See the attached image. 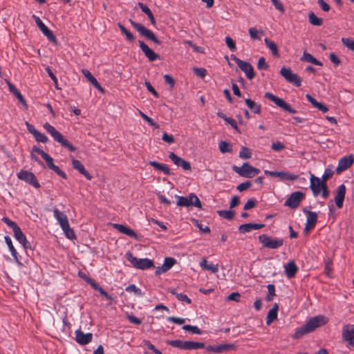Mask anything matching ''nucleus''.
Here are the masks:
<instances>
[{"mask_svg": "<svg viewBox=\"0 0 354 354\" xmlns=\"http://www.w3.org/2000/svg\"><path fill=\"white\" fill-rule=\"evenodd\" d=\"M328 319L323 315H317L310 318L305 324L297 328L292 335L294 339H299L304 335L311 333L317 328L325 325Z\"/></svg>", "mask_w": 354, "mask_h": 354, "instance_id": "f257e3e1", "label": "nucleus"}, {"mask_svg": "<svg viewBox=\"0 0 354 354\" xmlns=\"http://www.w3.org/2000/svg\"><path fill=\"white\" fill-rule=\"evenodd\" d=\"M44 128L53 138L55 141L59 142L63 147L66 148L70 151H76V147L50 124L46 122L44 124Z\"/></svg>", "mask_w": 354, "mask_h": 354, "instance_id": "f03ea898", "label": "nucleus"}, {"mask_svg": "<svg viewBox=\"0 0 354 354\" xmlns=\"http://www.w3.org/2000/svg\"><path fill=\"white\" fill-rule=\"evenodd\" d=\"M333 165H328V167L325 169L321 180L318 177H316L313 174L311 175L310 178V188L315 196H317L319 195L317 186L319 184L327 185V180L333 176Z\"/></svg>", "mask_w": 354, "mask_h": 354, "instance_id": "7ed1b4c3", "label": "nucleus"}, {"mask_svg": "<svg viewBox=\"0 0 354 354\" xmlns=\"http://www.w3.org/2000/svg\"><path fill=\"white\" fill-rule=\"evenodd\" d=\"M54 216L59 223L62 230L64 231L66 236L71 239L73 240L76 239V235L73 229L70 227L68 218L66 214L61 212L58 209L55 208L53 210Z\"/></svg>", "mask_w": 354, "mask_h": 354, "instance_id": "20e7f679", "label": "nucleus"}, {"mask_svg": "<svg viewBox=\"0 0 354 354\" xmlns=\"http://www.w3.org/2000/svg\"><path fill=\"white\" fill-rule=\"evenodd\" d=\"M129 21L131 26L140 33V35L153 41L156 44L159 45L161 44V41L157 38L156 35L151 30L146 28L144 25L136 22L131 19H129Z\"/></svg>", "mask_w": 354, "mask_h": 354, "instance_id": "39448f33", "label": "nucleus"}, {"mask_svg": "<svg viewBox=\"0 0 354 354\" xmlns=\"http://www.w3.org/2000/svg\"><path fill=\"white\" fill-rule=\"evenodd\" d=\"M127 260L133 266L134 268L145 270L151 268H154V264L152 260L149 259H137L130 252L127 253Z\"/></svg>", "mask_w": 354, "mask_h": 354, "instance_id": "423d86ee", "label": "nucleus"}, {"mask_svg": "<svg viewBox=\"0 0 354 354\" xmlns=\"http://www.w3.org/2000/svg\"><path fill=\"white\" fill-rule=\"evenodd\" d=\"M232 169L239 176L245 178H252L260 172L258 168L252 167L248 162H244L241 167L233 166Z\"/></svg>", "mask_w": 354, "mask_h": 354, "instance_id": "0eeeda50", "label": "nucleus"}, {"mask_svg": "<svg viewBox=\"0 0 354 354\" xmlns=\"http://www.w3.org/2000/svg\"><path fill=\"white\" fill-rule=\"evenodd\" d=\"M259 241L263 247L268 249H277L283 245V239L281 238H272L267 234L259 235Z\"/></svg>", "mask_w": 354, "mask_h": 354, "instance_id": "6e6552de", "label": "nucleus"}, {"mask_svg": "<svg viewBox=\"0 0 354 354\" xmlns=\"http://www.w3.org/2000/svg\"><path fill=\"white\" fill-rule=\"evenodd\" d=\"M230 57L233 61L235 62V63L238 65L239 68L243 72H244L248 79H249L250 80L254 79V77H255V73L254 71L253 66L250 63L241 60V59L238 58L236 55L233 54L230 55Z\"/></svg>", "mask_w": 354, "mask_h": 354, "instance_id": "1a4fd4ad", "label": "nucleus"}, {"mask_svg": "<svg viewBox=\"0 0 354 354\" xmlns=\"http://www.w3.org/2000/svg\"><path fill=\"white\" fill-rule=\"evenodd\" d=\"M280 75L289 83L292 84L297 87L301 85L302 80L297 74L293 73L290 68L283 66L279 72Z\"/></svg>", "mask_w": 354, "mask_h": 354, "instance_id": "9d476101", "label": "nucleus"}, {"mask_svg": "<svg viewBox=\"0 0 354 354\" xmlns=\"http://www.w3.org/2000/svg\"><path fill=\"white\" fill-rule=\"evenodd\" d=\"M265 97L273 102L277 106L280 107L285 111L290 113H296L297 111L291 107V106L286 103L282 98H280L274 94L267 92L265 93Z\"/></svg>", "mask_w": 354, "mask_h": 354, "instance_id": "9b49d317", "label": "nucleus"}, {"mask_svg": "<svg viewBox=\"0 0 354 354\" xmlns=\"http://www.w3.org/2000/svg\"><path fill=\"white\" fill-rule=\"evenodd\" d=\"M305 198V194L301 191H297L290 194L285 201L284 205L292 209H296L299 207L302 200Z\"/></svg>", "mask_w": 354, "mask_h": 354, "instance_id": "f8f14e48", "label": "nucleus"}, {"mask_svg": "<svg viewBox=\"0 0 354 354\" xmlns=\"http://www.w3.org/2000/svg\"><path fill=\"white\" fill-rule=\"evenodd\" d=\"M17 177L19 179L25 181L35 188L40 187V185L38 183L35 175L32 172L21 169L17 174Z\"/></svg>", "mask_w": 354, "mask_h": 354, "instance_id": "ddd939ff", "label": "nucleus"}, {"mask_svg": "<svg viewBox=\"0 0 354 354\" xmlns=\"http://www.w3.org/2000/svg\"><path fill=\"white\" fill-rule=\"evenodd\" d=\"M33 17L35 19L36 24L42 32V33L48 38L50 41L54 44H57V41L53 32L48 29V28L42 22L39 17L33 15Z\"/></svg>", "mask_w": 354, "mask_h": 354, "instance_id": "4468645a", "label": "nucleus"}, {"mask_svg": "<svg viewBox=\"0 0 354 354\" xmlns=\"http://www.w3.org/2000/svg\"><path fill=\"white\" fill-rule=\"evenodd\" d=\"M264 174L271 177H278L281 180H295L299 178L298 175L286 171H268L265 170Z\"/></svg>", "mask_w": 354, "mask_h": 354, "instance_id": "2eb2a0df", "label": "nucleus"}, {"mask_svg": "<svg viewBox=\"0 0 354 354\" xmlns=\"http://www.w3.org/2000/svg\"><path fill=\"white\" fill-rule=\"evenodd\" d=\"M342 339L348 344L354 346V325L346 324L342 328Z\"/></svg>", "mask_w": 354, "mask_h": 354, "instance_id": "dca6fc26", "label": "nucleus"}, {"mask_svg": "<svg viewBox=\"0 0 354 354\" xmlns=\"http://www.w3.org/2000/svg\"><path fill=\"white\" fill-rule=\"evenodd\" d=\"M303 211L308 216L304 228V231L307 233L310 230L315 227L317 220V214L316 212L308 210L306 208H304Z\"/></svg>", "mask_w": 354, "mask_h": 354, "instance_id": "f3484780", "label": "nucleus"}, {"mask_svg": "<svg viewBox=\"0 0 354 354\" xmlns=\"http://www.w3.org/2000/svg\"><path fill=\"white\" fill-rule=\"evenodd\" d=\"M169 158L176 165L181 167L184 170H192L190 162L178 156L175 153L169 152Z\"/></svg>", "mask_w": 354, "mask_h": 354, "instance_id": "a211bd4d", "label": "nucleus"}, {"mask_svg": "<svg viewBox=\"0 0 354 354\" xmlns=\"http://www.w3.org/2000/svg\"><path fill=\"white\" fill-rule=\"evenodd\" d=\"M138 44L142 51L150 62L160 59V55L151 49L143 41L139 40Z\"/></svg>", "mask_w": 354, "mask_h": 354, "instance_id": "6ab92c4d", "label": "nucleus"}, {"mask_svg": "<svg viewBox=\"0 0 354 354\" xmlns=\"http://www.w3.org/2000/svg\"><path fill=\"white\" fill-rule=\"evenodd\" d=\"M353 162L354 157L353 155L344 156L339 160L338 165L336 169V172L337 174H340L342 171L346 170L353 164Z\"/></svg>", "mask_w": 354, "mask_h": 354, "instance_id": "aec40b11", "label": "nucleus"}, {"mask_svg": "<svg viewBox=\"0 0 354 354\" xmlns=\"http://www.w3.org/2000/svg\"><path fill=\"white\" fill-rule=\"evenodd\" d=\"M43 158L45 160L46 165L50 169L54 171L58 176H59L62 178H67L66 174L61 169H59V167H57L53 163V158L51 156L46 153Z\"/></svg>", "mask_w": 354, "mask_h": 354, "instance_id": "412c9836", "label": "nucleus"}, {"mask_svg": "<svg viewBox=\"0 0 354 354\" xmlns=\"http://www.w3.org/2000/svg\"><path fill=\"white\" fill-rule=\"evenodd\" d=\"M176 263V260L174 258L166 257L164 263L156 268L155 272L156 275H160L162 273L167 272Z\"/></svg>", "mask_w": 354, "mask_h": 354, "instance_id": "4be33fe9", "label": "nucleus"}, {"mask_svg": "<svg viewBox=\"0 0 354 354\" xmlns=\"http://www.w3.org/2000/svg\"><path fill=\"white\" fill-rule=\"evenodd\" d=\"M6 82L8 86L10 92L12 93L17 98V100L23 105L24 108L26 110H27L28 108V106L24 97L20 93V91L10 81L6 80Z\"/></svg>", "mask_w": 354, "mask_h": 354, "instance_id": "5701e85b", "label": "nucleus"}, {"mask_svg": "<svg viewBox=\"0 0 354 354\" xmlns=\"http://www.w3.org/2000/svg\"><path fill=\"white\" fill-rule=\"evenodd\" d=\"M93 335L91 333H84L80 329L75 331V339L81 345H85L92 341Z\"/></svg>", "mask_w": 354, "mask_h": 354, "instance_id": "b1692460", "label": "nucleus"}, {"mask_svg": "<svg viewBox=\"0 0 354 354\" xmlns=\"http://www.w3.org/2000/svg\"><path fill=\"white\" fill-rule=\"evenodd\" d=\"M346 195V187L344 184L339 185L337 188V194L335 197L336 206L341 209L343 207L344 201Z\"/></svg>", "mask_w": 354, "mask_h": 354, "instance_id": "393cba45", "label": "nucleus"}, {"mask_svg": "<svg viewBox=\"0 0 354 354\" xmlns=\"http://www.w3.org/2000/svg\"><path fill=\"white\" fill-rule=\"evenodd\" d=\"M14 235L16 239L23 245L24 248H30V243L28 241L26 236L22 232L21 228L19 227L14 231Z\"/></svg>", "mask_w": 354, "mask_h": 354, "instance_id": "a878e982", "label": "nucleus"}, {"mask_svg": "<svg viewBox=\"0 0 354 354\" xmlns=\"http://www.w3.org/2000/svg\"><path fill=\"white\" fill-rule=\"evenodd\" d=\"M285 274L288 279H292L295 277L298 272V267L294 261H289L284 265Z\"/></svg>", "mask_w": 354, "mask_h": 354, "instance_id": "bb28decb", "label": "nucleus"}, {"mask_svg": "<svg viewBox=\"0 0 354 354\" xmlns=\"http://www.w3.org/2000/svg\"><path fill=\"white\" fill-rule=\"evenodd\" d=\"M72 165L75 169L77 170L81 174L84 176L87 180H90L92 179L93 176L88 172L87 170L85 169L83 164L80 160L73 158Z\"/></svg>", "mask_w": 354, "mask_h": 354, "instance_id": "cd10ccee", "label": "nucleus"}, {"mask_svg": "<svg viewBox=\"0 0 354 354\" xmlns=\"http://www.w3.org/2000/svg\"><path fill=\"white\" fill-rule=\"evenodd\" d=\"M113 226L115 230H118L120 233L126 234L132 238L138 239L137 234L130 227L118 223L113 224Z\"/></svg>", "mask_w": 354, "mask_h": 354, "instance_id": "c85d7f7f", "label": "nucleus"}, {"mask_svg": "<svg viewBox=\"0 0 354 354\" xmlns=\"http://www.w3.org/2000/svg\"><path fill=\"white\" fill-rule=\"evenodd\" d=\"M82 73L86 77V78L89 81L93 86L97 88L99 91L104 93V89L101 86L100 83L97 82L96 78L92 75V74L87 69H82Z\"/></svg>", "mask_w": 354, "mask_h": 354, "instance_id": "c756f323", "label": "nucleus"}, {"mask_svg": "<svg viewBox=\"0 0 354 354\" xmlns=\"http://www.w3.org/2000/svg\"><path fill=\"white\" fill-rule=\"evenodd\" d=\"M264 227H265L264 224L250 223H245V224L241 225L239 227V230L241 233L245 234L246 232H250L251 230H259V229L263 228Z\"/></svg>", "mask_w": 354, "mask_h": 354, "instance_id": "7c9ffc66", "label": "nucleus"}, {"mask_svg": "<svg viewBox=\"0 0 354 354\" xmlns=\"http://www.w3.org/2000/svg\"><path fill=\"white\" fill-rule=\"evenodd\" d=\"M306 97L308 100V102L318 110L323 113H326L328 111V108L323 103L317 102L312 95L310 94H306Z\"/></svg>", "mask_w": 354, "mask_h": 354, "instance_id": "2f4dec72", "label": "nucleus"}, {"mask_svg": "<svg viewBox=\"0 0 354 354\" xmlns=\"http://www.w3.org/2000/svg\"><path fill=\"white\" fill-rule=\"evenodd\" d=\"M279 310V306L274 304L273 307L269 310L266 317V324L270 325L272 322L277 319V313Z\"/></svg>", "mask_w": 354, "mask_h": 354, "instance_id": "473e14b6", "label": "nucleus"}, {"mask_svg": "<svg viewBox=\"0 0 354 354\" xmlns=\"http://www.w3.org/2000/svg\"><path fill=\"white\" fill-rule=\"evenodd\" d=\"M90 285L95 290L99 291V292L106 299L112 301L113 297L108 294L106 291H105L101 286H100L94 279H90Z\"/></svg>", "mask_w": 354, "mask_h": 354, "instance_id": "72a5a7b5", "label": "nucleus"}, {"mask_svg": "<svg viewBox=\"0 0 354 354\" xmlns=\"http://www.w3.org/2000/svg\"><path fill=\"white\" fill-rule=\"evenodd\" d=\"M205 348V344L194 341H185L184 350H197Z\"/></svg>", "mask_w": 354, "mask_h": 354, "instance_id": "f704fd0d", "label": "nucleus"}, {"mask_svg": "<svg viewBox=\"0 0 354 354\" xmlns=\"http://www.w3.org/2000/svg\"><path fill=\"white\" fill-rule=\"evenodd\" d=\"M245 102L246 105L251 111L257 114L261 113L260 104H257L254 100H251L250 98L245 99Z\"/></svg>", "mask_w": 354, "mask_h": 354, "instance_id": "c9c22d12", "label": "nucleus"}, {"mask_svg": "<svg viewBox=\"0 0 354 354\" xmlns=\"http://www.w3.org/2000/svg\"><path fill=\"white\" fill-rule=\"evenodd\" d=\"M34 152H37V153H39V155H41V156L42 158H44V156L47 153H46L45 151H44L42 149H41L40 148L37 147V146H33L32 148V151H31V154H30V156H31V158L32 160H34L35 161L37 162L40 165H42L44 166V163L41 160H40L33 153Z\"/></svg>", "mask_w": 354, "mask_h": 354, "instance_id": "e433bc0d", "label": "nucleus"}, {"mask_svg": "<svg viewBox=\"0 0 354 354\" xmlns=\"http://www.w3.org/2000/svg\"><path fill=\"white\" fill-rule=\"evenodd\" d=\"M301 60L310 62L317 66H322L323 65L322 62L319 61L318 59L315 58L311 54L306 53V51L304 53L303 56L301 58Z\"/></svg>", "mask_w": 354, "mask_h": 354, "instance_id": "4c0bfd02", "label": "nucleus"}, {"mask_svg": "<svg viewBox=\"0 0 354 354\" xmlns=\"http://www.w3.org/2000/svg\"><path fill=\"white\" fill-rule=\"evenodd\" d=\"M264 41L266 46L272 51V55L277 57H279L277 45L274 41L270 40L268 38H266Z\"/></svg>", "mask_w": 354, "mask_h": 354, "instance_id": "58836bf2", "label": "nucleus"}, {"mask_svg": "<svg viewBox=\"0 0 354 354\" xmlns=\"http://www.w3.org/2000/svg\"><path fill=\"white\" fill-rule=\"evenodd\" d=\"M177 198V205L180 207H189L192 204L191 194L188 197L176 196Z\"/></svg>", "mask_w": 354, "mask_h": 354, "instance_id": "ea45409f", "label": "nucleus"}, {"mask_svg": "<svg viewBox=\"0 0 354 354\" xmlns=\"http://www.w3.org/2000/svg\"><path fill=\"white\" fill-rule=\"evenodd\" d=\"M118 26L119 27L122 34L124 35L127 41L130 42H133L135 40V36L128 30L120 22L118 23Z\"/></svg>", "mask_w": 354, "mask_h": 354, "instance_id": "a19ab883", "label": "nucleus"}, {"mask_svg": "<svg viewBox=\"0 0 354 354\" xmlns=\"http://www.w3.org/2000/svg\"><path fill=\"white\" fill-rule=\"evenodd\" d=\"M308 19L309 22L313 26H320L323 24V19L317 17L312 11L308 14Z\"/></svg>", "mask_w": 354, "mask_h": 354, "instance_id": "79ce46f5", "label": "nucleus"}, {"mask_svg": "<svg viewBox=\"0 0 354 354\" xmlns=\"http://www.w3.org/2000/svg\"><path fill=\"white\" fill-rule=\"evenodd\" d=\"M4 239L9 248V250L11 252L12 256L13 257L16 261H18L17 252L12 245V242L10 237L8 236H6L4 237Z\"/></svg>", "mask_w": 354, "mask_h": 354, "instance_id": "37998d69", "label": "nucleus"}, {"mask_svg": "<svg viewBox=\"0 0 354 354\" xmlns=\"http://www.w3.org/2000/svg\"><path fill=\"white\" fill-rule=\"evenodd\" d=\"M217 214L222 218H225L228 221H232L235 215V212L234 210H218Z\"/></svg>", "mask_w": 354, "mask_h": 354, "instance_id": "c03bdc74", "label": "nucleus"}, {"mask_svg": "<svg viewBox=\"0 0 354 354\" xmlns=\"http://www.w3.org/2000/svg\"><path fill=\"white\" fill-rule=\"evenodd\" d=\"M219 149L221 153H230L232 152V145L226 141H221L219 143Z\"/></svg>", "mask_w": 354, "mask_h": 354, "instance_id": "a18cd8bd", "label": "nucleus"}, {"mask_svg": "<svg viewBox=\"0 0 354 354\" xmlns=\"http://www.w3.org/2000/svg\"><path fill=\"white\" fill-rule=\"evenodd\" d=\"M167 344L174 348L184 350L185 341L180 339L168 340Z\"/></svg>", "mask_w": 354, "mask_h": 354, "instance_id": "49530a36", "label": "nucleus"}, {"mask_svg": "<svg viewBox=\"0 0 354 354\" xmlns=\"http://www.w3.org/2000/svg\"><path fill=\"white\" fill-rule=\"evenodd\" d=\"M218 346V352L222 353L225 351H228L230 350H234L236 348V346L233 344H223L217 345Z\"/></svg>", "mask_w": 354, "mask_h": 354, "instance_id": "de8ad7c7", "label": "nucleus"}, {"mask_svg": "<svg viewBox=\"0 0 354 354\" xmlns=\"http://www.w3.org/2000/svg\"><path fill=\"white\" fill-rule=\"evenodd\" d=\"M252 156V152L250 149L246 147H242L239 152V157L242 159H249Z\"/></svg>", "mask_w": 354, "mask_h": 354, "instance_id": "09e8293b", "label": "nucleus"}, {"mask_svg": "<svg viewBox=\"0 0 354 354\" xmlns=\"http://www.w3.org/2000/svg\"><path fill=\"white\" fill-rule=\"evenodd\" d=\"M317 188L319 189V194H320V192L322 191V196L324 198H326L329 196L330 192L328 190L327 185L319 184L317 186Z\"/></svg>", "mask_w": 354, "mask_h": 354, "instance_id": "8fccbe9b", "label": "nucleus"}, {"mask_svg": "<svg viewBox=\"0 0 354 354\" xmlns=\"http://www.w3.org/2000/svg\"><path fill=\"white\" fill-rule=\"evenodd\" d=\"M139 115L147 122H148V124L151 126V127H153L155 128H158L159 127V125L156 122H154L151 118H149L148 115H147L146 114H145L143 112H142L141 111H139Z\"/></svg>", "mask_w": 354, "mask_h": 354, "instance_id": "3c124183", "label": "nucleus"}, {"mask_svg": "<svg viewBox=\"0 0 354 354\" xmlns=\"http://www.w3.org/2000/svg\"><path fill=\"white\" fill-rule=\"evenodd\" d=\"M125 290L127 292H133L136 295H138V296H143L144 295V292H142L141 291V290L138 288H137L134 284H130L129 286H128Z\"/></svg>", "mask_w": 354, "mask_h": 354, "instance_id": "603ef678", "label": "nucleus"}, {"mask_svg": "<svg viewBox=\"0 0 354 354\" xmlns=\"http://www.w3.org/2000/svg\"><path fill=\"white\" fill-rule=\"evenodd\" d=\"M183 329L186 331H191L192 333L201 335L202 334L201 330L196 326L184 325Z\"/></svg>", "mask_w": 354, "mask_h": 354, "instance_id": "864d4df0", "label": "nucleus"}, {"mask_svg": "<svg viewBox=\"0 0 354 354\" xmlns=\"http://www.w3.org/2000/svg\"><path fill=\"white\" fill-rule=\"evenodd\" d=\"M249 34L252 39H260V37L258 35L259 33L263 35L262 30H258L256 28H250L248 30Z\"/></svg>", "mask_w": 354, "mask_h": 354, "instance_id": "5fc2aeb1", "label": "nucleus"}, {"mask_svg": "<svg viewBox=\"0 0 354 354\" xmlns=\"http://www.w3.org/2000/svg\"><path fill=\"white\" fill-rule=\"evenodd\" d=\"M342 44L349 50L354 51V40L351 38H342Z\"/></svg>", "mask_w": 354, "mask_h": 354, "instance_id": "6e6d98bb", "label": "nucleus"}, {"mask_svg": "<svg viewBox=\"0 0 354 354\" xmlns=\"http://www.w3.org/2000/svg\"><path fill=\"white\" fill-rule=\"evenodd\" d=\"M193 223L196 225L200 231L204 233H209L210 232V228L207 225H203L201 223H200L199 221L196 219H192Z\"/></svg>", "mask_w": 354, "mask_h": 354, "instance_id": "4d7b16f0", "label": "nucleus"}, {"mask_svg": "<svg viewBox=\"0 0 354 354\" xmlns=\"http://www.w3.org/2000/svg\"><path fill=\"white\" fill-rule=\"evenodd\" d=\"M34 137L37 142L46 143L48 140L47 136L39 131L34 135Z\"/></svg>", "mask_w": 354, "mask_h": 354, "instance_id": "13d9d810", "label": "nucleus"}, {"mask_svg": "<svg viewBox=\"0 0 354 354\" xmlns=\"http://www.w3.org/2000/svg\"><path fill=\"white\" fill-rule=\"evenodd\" d=\"M257 205V201L255 198H250L248 200V201L245 204V205L243 207V209L244 210L251 209L254 208V207H256Z\"/></svg>", "mask_w": 354, "mask_h": 354, "instance_id": "bf43d9fd", "label": "nucleus"}, {"mask_svg": "<svg viewBox=\"0 0 354 354\" xmlns=\"http://www.w3.org/2000/svg\"><path fill=\"white\" fill-rule=\"evenodd\" d=\"M191 201H192L191 205L195 206L199 209L202 208V205H201V203L199 198H198V196L196 194H194L193 193L191 194Z\"/></svg>", "mask_w": 354, "mask_h": 354, "instance_id": "052dcab7", "label": "nucleus"}, {"mask_svg": "<svg viewBox=\"0 0 354 354\" xmlns=\"http://www.w3.org/2000/svg\"><path fill=\"white\" fill-rule=\"evenodd\" d=\"M257 68L259 70H268L269 68V65L266 63V59L264 57H260L258 63H257Z\"/></svg>", "mask_w": 354, "mask_h": 354, "instance_id": "680f3d73", "label": "nucleus"}, {"mask_svg": "<svg viewBox=\"0 0 354 354\" xmlns=\"http://www.w3.org/2000/svg\"><path fill=\"white\" fill-rule=\"evenodd\" d=\"M272 3L274 6L275 8L278 10L281 13L283 14L285 12V8L280 0H271Z\"/></svg>", "mask_w": 354, "mask_h": 354, "instance_id": "e2e57ef3", "label": "nucleus"}, {"mask_svg": "<svg viewBox=\"0 0 354 354\" xmlns=\"http://www.w3.org/2000/svg\"><path fill=\"white\" fill-rule=\"evenodd\" d=\"M2 221L7 225H8L10 227H11L12 229V231L19 227V225L15 222L11 221L7 217H3L2 218Z\"/></svg>", "mask_w": 354, "mask_h": 354, "instance_id": "0e129e2a", "label": "nucleus"}, {"mask_svg": "<svg viewBox=\"0 0 354 354\" xmlns=\"http://www.w3.org/2000/svg\"><path fill=\"white\" fill-rule=\"evenodd\" d=\"M2 221L7 225H8L10 227H11L12 229V231L19 227V225L15 222L11 221L7 217H3L2 218Z\"/></svg>", "mask_w": 354, "mask_h": 354, "instance_id": "69168bd1", "label": "nucleus"}, {"mask_svg": "<svg viewBox=\"0 0 354 354\" xmlns=\"http://www.w3.org/2000/svg\"><path fill=\"white\" fill-rule=\"evenodd\" d=\"M2 221L7 225H8L10 227H11L12 229V231L19 227V225L15 222L11 221L7 217H3L2 218Z\"/></svg>", "mask_w": 354, "mask_h": 354, "instance_id": "338daca9", "label": "nucleus"}, {"mask_svg": "<svg viewBox=\"0 0 354 354\" xmlns=\"http://www.w3.org/2000/svg\"><path fill=\"white\" fill-rule=\"evenodd\" d=\"M194 72L196 75L201 78H203L207 75V70L204 68H194Z\"/></svg>", "mask_w": 354, "mask_h": 354, "instance_id": "774afa93", "label": "nucleus"}]
</instances>
